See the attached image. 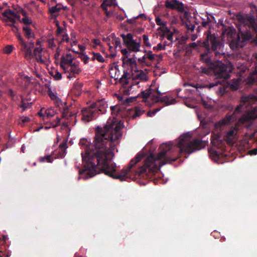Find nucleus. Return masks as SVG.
I'll use <instances>...</instances> for the list:
<instances>
[{
	"instance_id": "obj_2",
	"label": "nucleus",
	"mask_w": 257,
	"mask_h": 257,
	"mask_svg": "<svg viewBox=\"0 0 257 257\" xmlns=\"http://www.w3.org/2000/svg\"><path fill=\"white\" fill-rule=\"evenodd\" d=\"M206 37L202 43L205 48V52L200 54V59L204 61L213 70L217 78L226 79L227 66L222 61L217 60L224 57L223 43L220 38L215 33L207 31L205 34Z\"/></svg>"
},
{
	"instance_id": "obj_61",
	"label": "nucleus",
	"mask_w": 257,
	"mask_h": 257,
	"mask_svg": "<svg viewBox=\"0 0 257 257\" xmlns=\"http://www.w3.org/2000/svg\"><path fill=\"white\" fill-rule=\"evenodd\" d=\"M82 85L81 84H78L75 85V89H77L78 91L81 89Z\"/></svg>"
},
{
	"instance_id": "obj_48",
	"label": "nucleus",
	"mask_w": 257,
	"mask_h": 257,
	"mask_svg": "<svg viewBox=\"0 0 257 257\" xmlns=\"http://www.w3.org/2000/svg\"><path fill=\"white\" fill-rule=\"evenodd\" d=\"M0 253L4 257H9L11 255V253L9 251H4L2 249L0 250Z\"/></svg>"
},
{
	"instance_id": "obj_4",
	"label": "nucleus",
	"mask_w": 257,
	"mask_h": 257,
	"mask_svg": "<svg viewBox=\"0 0 257 257\" xmlns=\"http://www.w3.org/2000/svg\"><path fill=\"white\" fill-rule=\"evenodd\" d=\"M152 90L153 89L150 87L148 90L142 91V97L143 98V101L144 102H146L147 98L151 96L152 100L155 103L161 102L165 103L167 105L175 103L176 101L175 98H171L170 99L168 96H165L163 97L155 96L154 94H152Z\"/></svg>"
},
{
	"instance_id": "obj_62",
	"label": "nucleus",
	"mask_w": 257,
	"mask_h": 257,
	"mask_svg": "<svg viewBox=\"0 0 257 257\" xmlns=\"http://www.w3.org/2000/svg\"><path fill=\"white\" fill-rule=\"evenodd\" d=\"M167 39L170 41H172L173 40V34H170L167 36Z\"/></svg>"
},
{
	"instance_id": "obj_1",
	"label": "nucleus",
	"mask_w": 257,
	"mask_h": 257,
	"mask_svg": "<svg viewBox=\"0 0 257 257\" xmlns=\"http://www.w3.org/2000/svg\"><path fill=\"white\" fill-rule=\"evenodd\" d=\"M123 127L120 122L110 119L103 128L99 126L96 127L92 144L86 139L80 140L79 144L84 150L81 153L84 168L79 171L81 177L87 179L101 172L121 181L131 174L147 178L149 173L156 172L163 165L175 161L181 154L189 155L202 149V141L197 139L191 141V136L188 133L184 134L179 137L176 145L162 144L159 148V153L151 154L143 166H138L143 157V155L138 154L130 161L126 169L116 175L114 174L116 165L112 160L118 140L122 136L121 130Z\"/></svg>"
},
{
	"instance_id": "obj_59",
	"label": "nucleus",
	"mask_w": 257,
	"mask_h": 257,
	"mask_svg": "<svg viewBox=\"0 0 257 257\" xmlns=\"http://www.w3.org/2000/svg\"><path fill=\"white\" fill-rule=\"evenodd\" d=\"M49 95L50 96V97L52 99H54V98H56V96L52 92H49Z\"/></svg>"
},
{
	"instance_id": "obj_33",
	"label": "nucleus",
	"mask_w": 257,
	"mask_h": 257,
	"mask_svg": "<svg viewBox=\"0 0 257 257\" xmlns=\"http://www.w3.org/2000/svg\"><path fill=\"white\" fill-rule=\"evenodd\" d=\"M212 19H214L213 17H211V18L207 17L206 21H203L201 23L202 26L203 27H207L210 26V24L212 22Z\"/></svg>"
},
{
	"instance_id": "obj_7",
	"label": "nucleus",
	"mask_w": 257,
	"mask_h": 257,
	"mask_svg": "<svg viewBox=\"0 0 257 257\" xmlns=\"http://www.w3.org/2000/svg\"><path fill=\"white\" fill-rule=\"evenodd\" d=\"M79 62H74L63 69L65 73L69 74L67 76L68 78L70 79L73 77H75L76 75L79 74L81 72L82 70L79 67Z\"/></svg>"
},
{
	"instance_id": "obj_32",
	"label": "nucleus",
	"mask_w": 257,
	"mask_h": 257,
	"mask_svg": "<svg viewBox=\"0 0 257 257\" xmlns=\"http://www.w3.org/2000/svg\"><path fill=\"white\" fill-rule=\"evenodd\" d=\"M144 17H145V15L143 14H142L139 15L137 17H134L133 19H127L126 20V22L130 24H133L136 22L135 21L136 19H138L139 18H143Z\"/></svg>"
},
{
	"instance_id": "obj_10",
	"label": "nucleus",
	"mask_w": 257,
	"mask_h": 257,
	"mask_svg": "<svg viewBox=\"0 0 257 257\" xmlns=\"http://www.w3.org/2000/svg\"><path fill=\"white\" fill-rule=\"evenodd\" d=\"M165 6L172 10H176L180 13H183L185 11L184 5L178 0L166 1Z\"/></svg>"
},
{
	"instance_id": "obj_36",
	"label": "nucleus",
	"mask_w": 257,
	"mask_h": 257,
	"mask_svg": "<svg viewBox=\"0 0 257 257\" xmlns=\"http://www.w3.org/2000/svg\"><path fill=\"white\" fill-rule=\"evenodd\" d=\"M14 47L12 45H7L4 49V52L7 54H10L13 50Z\"/></svg>"
},
{
	"instance_id": "obj_26",
	"label": "nucleus",
	"mask_w": 257,
	"mask_h": 257,
	"mask_svg": "<svg viewBox=\"0 0 257 257\" xmlns=\"http://www.w3.org/2000/svg\"><path fill=\"white\" fill-rule=\"evenodd\" d=\"M144 112V110H142L140 107H136L135 109L134 114L132 115L133 118L140 116Z\"/></svg>"
},
{
	"instance_id": "obj_58",
	"label": "nucleus",
	"mask_w": 257,
	"mask_h": 257,
	"mask_svg": "<svg viewBox=\"0 0 257 257\" xmlns=\"http://www.w3.org/2000/svg\"><path fill=\"white\" fill-rule=\"evenodd\" d=\"M30 118L29 117L26 116V117H24L22 119V121L23 123H26V122H29L30 121Z\"/></svg>"
},
{
	"instance_id": "obj_34",
	"label": "nucleus",
	"mask_w": 257,
	"mask_h": 257,
	"mask_svg": "<svg viewBox=\"0 0 257 257\" xmlns=\"http://www.w3.org/2000/svg\"><path fill=\"white\" fill-rule=\"evenodd\" d=\"M143 39L144 45L147 47L150 48L151 47V44L149 42L148 36L146 35H143Z\"/></svg>"
},
{
	"instance_id": "obj_11",
	"label": "nucleus",
	"mask_w": 257,
	"mask_h": 257,
	"mask_svg": "<svg viewBox=\"0 0 257 257\" xmlns=\"http://www.w3.org/2000/svg\"><path fill=\"white\" fill-rule=\"evenodd\" d=\"M92 105L97 114L98 111H100L101 113H104L106 112L107 104L104 99L98 100L95 102L93 103Z\"/></svg>"
},
{
	"instance_id": "obj_49",
	"label": "nucleus",
	"mask_w": 257,
	"mask_h": 257,
	"mask_svg": "<svg viewBox=\"0 0 257 257\" xmlns=\"http://www.w3.org/2000/svg\"><path fill=\"white\" fill-rule=\"evenodd\" d=\"M22 21L25 25H30L32 23V21L27 17L23 18Z\"/></svg>"
},
{
	"instance_id": "obj_56",
	"label": "nucleus",
	"mask_w": 257,
	"mask_h": 257,
	"mask_svg": "<svg viewBox=\"0 0 257 257\" xmlns=\"http://www.w3.org/2000/svg\"><path fill=\"white\" fill-rule=\"evenodd\" d=\"M130 58H126L125 57H123L122 58V63L123 65L124 64H128V59H129Z\"/></svg>"
},
{
	"instance_id": "obj_5",
	"label": "nucleus",
	"mask_w": 257,
	"mask_h": 257,
	"mask_svg": "<svg viewBox=\"0 0 257 257\" xmlns=\"http://www.w3.org/2000/svg\"><path fill=\"white\" fill-rule=\"evenodd\" d=\"M15 23L8 24L7 25L10 26L12 28V31L16 33V36L19 41L21 46V49L23 52H25L26 55L32 56V53L31 49L34 47V42H30L28 44H27L24 40L22 36L18 32V28L15 25Z\"/></svg>"
},
{
	"instance_id": "obj_13",
	"label": "nucleus",
	"mask_w": 257,
	"mask_h": 257,
	"mask_svg": "<svg viewBox=\"0 0 257 257\" xmlns=\"http://www.w3.org/2000/svg\"><path fill=\"white\" fill-rule=\"evenodd\" d=\"M241 101L247 105L255 104L257 102V93L242 96L241 98Z\"/></svg>"
},
{
	"instance_id": "obj_50",
	"label": "nucleus",
	"mask_w": 257,
	"mask_h": 257,
	"mask_svg": "<svg viewBox=\"0 0 257 257\" xmlns=\"http://www.w3.org/2000/svg\"><path fill=\"white\" fill-rule=\"evenodd\" d=\"M30 105L28 103L25 102L24 101H22V104L20 105V107L23 108V110L26 109Z\"/></svg>"
},
{
	"instance_id": "obj_55",
	"label": "nucleus",
	"mask_w": 257,
	"mask_h": 257,
	"mask_svg": "<svg viewBox=\"0 0 257 257\" xmlns=\"http://www.w3.org/2000/svg\"><path fill=\"white\" fill-rule=\"evenodd\" d=\"M92 42L96 46H99L100 45V43H101V42H100V40H99V39H93L92 40Z\"/></svg>"
},
{
	"instance_id": "obj_9",
	"label": "nucleus",
	"mask_w": 257,
	"mask_h": 257,
	"mask_svg": "<svg viewBox=\"0 0 257 257\" xmlns=\"http://www.w3.org/2000/svg\"><path fill=\"white\" fill-rule=\"evenodd\" d=\"M145 54L141 58L138 59L139 63L142 65L147 66H151V63L147 61V59L153 61L155 60L156 54L153 53L151 51L144 50Z\"/></svg>"
},
{
	"instance_id": "obj_38",
	"label": "nucleus",
	"mask_w": 257,
	"mask_h": 257,
	"mask_svg": "<svg viewBox=\"0 0 257 257\" xmlns=\"http://www.w3.org/2000/svg\"><path fill=\"white\" fill-rule=\"evenodd\" d=\"M156 22L157 25L160 26H165L166 25V22H162L161 18L157 17L156 19Z\"/></svg>"
},
{
	"instance_id": "obj_12",
	"label": "nucleus",
	"mask_w": 257,
	"mask_h": 257,
	"mask_svg": "<svg viewBox=\"0 0 257 257\" xmlns=\"http://www.w3.org/2000/svg\"><path fill=\"white\" fill-rule=\"evenodd\" d=\"M233 114H226L224 118L215 124V127L216 129H220L221 126L228 124L233 120Z\"/></svg>"
},
{
	"instance_id": "obj_63",
	"label": "nucleus",
	"mask_w": 257,
	"mask_h": 257,
	"mask_svg": "<svg viewBox=\"0 0 257 257\" xmlns=\"http://www.w3.org/2000/svg\"><path fill=\"white\" fill-rule=\"evenodd\" d=\"M156 93H157L158 95L156 96L155 95H154L155 96H159L160 97V96L162 94V93L159 90L158 88H157L156 89Z\"/></svg>"
},
{
	"instance_id": "obj_39",
	"label": "nucleus",
	"mask_w": 257,
	"mask_h": 257,
	"mask_svg": "<svg viewBox=\"0 0 257 257\" xmlns=\"http://www.w3.org/2000/svg\"><path fill=\"white\" fill-rule=\"evenodd\" d=\"M80 58H81V60L83 61L85 64H87L88 63V60H89V57H88L87 55H84V54H82L80 56Z\"/></svg>"
},
{
	"instance_id": "obj_21",
	"label": "nucleus",
	"mask_w": 257,
	"mask_h": 257,
	"mask_svg": "<svg viewBox=\"0 0 257 257\" xmlns=\"http://www.w3.org/2000/svg\"><path fill=\"white\" fill-rule=\"evenodd\" d=\"M228 86L220 85L216 91L218 95L223 96L225 93L228 92Z\"/></svg>"
},
{
	"instance_id": "obj_14",
	"label": "nucleus",
	"mask_w": 257,
	"mask_h": 257,
	"mask_svg": "<svg viewBox=\"0 0 257 257\" xmlns=\"http://www.w3.org/2000/svg\"><path fill=\"white\" fill-rule=\"evenodd\" d=\"M73 63L74 62L72 55L70 53H68L65 56L61 57L60 65L63 69Z\"/></svg>"
},
{
	"instance_id": "obj_35",
	"label": "nucleus",
	"mask_w": 257,
	"mask_h": 257,
	"mask_svg": "<svg viewBox=\"0 0 257 257\" xmlns=\"http://www.w3.org/2000/svg\"><path fill=\"white\" fill-rule=\"evenodd\" d=\"M61 8L60 7H58V5H56L54 7H52L49 9V12L51 14H54L57 12H59L61 11Z\"/></svg>"
},
{
	"instance_id": "obj_46",
	"label": "nucleus",
	"mask_w": 257,
	"mask_h": 257,
	"mask_svg": "<svg viewBox=\"0 0 257 257\" xmlns=\"http://www.w3.org/2000/svg\"><path fill=\"white\" fill-rule=\"evenodd\" d=\"M7 94L10 96L12 99H14L15 96V93L14 92V91L11 89H9L8 91Z\"/></svg>"
},
{
	"instance_id": "obj_24",
	"label": "nucleus",
	"mask_w": 257,
	"mask_h": 257,
	"mask_svg": "<svg viewBox=\"0 0 257 257\" xmlns=\"http://www.w3.org/2000/svg\"><path fill=\"white\" fill-rule=\"evenodd\" d=\"M33 48H34V47L33 48H32V49H31L32 51V49ZM42 51V50L41 48H40L39 47H36L35 48L33 53L32 52V56L27 55H26V52H25V57H28L29 58H31L34 56H38V55L41 54Z\"/></svg>"
},
{
	"instance_id": "obj_8",
	"label": "nucleus",
	"mask_w": 257,
	"mask_h": 257,
	"mask_svg": "<svg viewBox=\"0 0 257 257\" xmlns=\"http://www.w3.org/2000/svg\"><path fill=\"white\" fill-rule=\"evenodd\" d=\"M82 119L87 121H89L98 116L92 104L89 107L83 109L82 110Z\"/></svg>"
},
{
	"instance_id": "obj_17",
	"label": "nucleus",
	"mask_w": 257,
	"mask_h": 257,
	"mask_svg": "<svg viewBox=\"0 0 257 257\" xmlns=\"http://www.w3.org/2000/svg\"><path fill=\"white\" fill-rule=\"evenodd\" d=\"M130 78V74L127 72H124L123 74L122 77L119 79V82L122 84V86L124 88H126L127 87H130L132 89V85H130V86H127V85L129 83L128 79Z\"/></svg>"
},
{
	"instance_id": "obj_29",
	"label": "nucleus",
	"mask_w": 257,
	"mask_h": 257,
	"mask_svg": "<svg viewBox=\"0 0 257 257\" xmlns=\"http://www.w3.org/2000/svg\"><path fill=\"white\" fill-rule=\"evenodd\" d=\"M249 82L257 85V71H254L250 76Z\"/></svg>"
},
{
	"instance_id": "obj_6",
	"label": "nucleus",
	"mask_w": 257,
	"mask_h": 257,
	"mask_svg": "<svg viewBox=\"0 0 257 257\" xmlns=\"http://www.w3.org/2000/svg\"><path fill=\"white\" fill-rule=\"evenodd\" d=\"M124 44L126 46L128 50L132 52H139L140 50V41L137 42L133 39V35L131 33H127L126 35L121 34Z\"/></svg>"
},
{
	"instance_id": "obj_19",
	"label": "nucleus",
	"mask_w": 257,
	"mask_h": 257,
	"mask_svg": "<svg viewBox=\"0 0 257 257\" xmlns=\"http://www.w3.org/2000/svg\"><path fill=\"white\" fill-rule=\"evenodd\" d=\"M23 29L24 32V35L27 38L29 39L32 38H34L35 35L32 33V30L29 27H24Z\"/></svg>"
},
{
	"instance_id": "obj_37",
	"label": "nucleus",
	"mask_w": 257,
	"mask_h": 257,
	"mask_svg": "<svg viewBox=\"0 0 257 257\" xmlns=\"http://www.w3.org/2000/svg\"><path fill=\"white\" fill-rule=\"evenodd\" d=\"M165 49V46H163L161 43H159L157 45V46L153 47V50L156 52H158L161 50H164Z\"/></svg>"
},
{
	"instance_id": "obj_51",
	"label": "nucleus",
	"mask_w": 257,
	"mask_h": 257,
	"mask_svg": "<svg viewBox=\"0 0 257 257\" xmlns=\"http://www.w3.org/2000/svg\"><path fill=\"white\" fill-rule=\"evenodd\" d=\"M187 28L188 30H191V32L193 31L195 29V25L191 24L190 23L189 24H186Z\"/></svg>"
},
{
	"instance_id": "obj_43",
	"label": "nucleus",
	"mask_w": 257,
	"mask_h": 257,
	"mask_svg": "<svg viewBox=\"0 0 257 257\" xmlns=\"http://www.w3.org/2000/svg\"><path fill=\"white\" fill-rule=\"evenodd\" d=\"M107 0H103V3L101 5V8L104 10H106L108 6H110V5L107 4Z\"/></svg>"
},
{
	"instance_id": "obj_52",
	"label": "nucleus",
	"mask_w": 257,
	"mask_h": 257,
	"mask_svg": "<svg viewBox=\"0 0 257 257\" xmlns=\"http://www.w3.org/2000/svg\"><path fill=\"white\" fill-rule=\"evenodd\" d=\"M35 57H36L38 62H40L41 63H43L44 62V61L42 58L41 54L38 55V56H35Z\"/></svg>"
},
{
	"instance_id": "obj_15",
	"label": "nucleus",
	"mask_w": 257,
	"mask_h": 257,
	"mask_svg": "<svg viewBox=\"0 0 257 257\" xmlns=\"http://www.w3.org/2000/svg\"><path fill=\"white\" fill-rule=\"evenodd\" d=\"M2 15L7 18V19L2 18V20L3 22H5L7 23L8 22H10L12 23H16V20L14 18L10 16H11L13 17V16L15 15V12H14L13 11H12L10 9H7L2 13Z\"/></svg>"
},
{
	"instance_id": "obj_18",
	"label": "nucleus",
	"mask_w": 257,
	"mask_h": 257,
	"mask_svg": "<svg viewBox=\"0 0 257 257\" xmlns=\"http://www.w3.org/2000/svg\"><path fill=\"white\" fill-rule=\"evenodd\" d=\"M135 71L138 72V73L134 76V78L142 81L148 80V77L143 70H135Z\"/></svg>"
},
{
	"instance_id": "obj_53",
	"label": "nucleus",
	"mask_w": 257,
	"mask_h": 257,
	"mask_svg": "<svg viewBox=\"0 0 257 257\" xmlns=\"http://www.w3.org/2000/svg\"><path fill=\"white\" fill-rule=\"evenodd\" d=\"M163 59V56L161 55H156L155 60L157 61L158 63Z\"/></svg>"
},
{
	"instance_id": "obj_27",
	"label": "nucleus",
	"mask_w": 257,
	"mask_h": 257,
	"mask_svg": "<svg viewBox=\"0 0 257 257\" xmlns=\"http://www.w3.org/2000/svg\"><path fill=\"white\" fill-rule=\"evenodd\" d=\"M93 60L96 59L98 62H103L105 60L103 56L99 53H93V56L92 58Z\"/></svg>"
},
{
	"instance_id": "obj_60",
	"label": "nucleus",
	"mask_w": 257,
	"mask_h": 257,
	"mask_svg": "<svg viewBox=\"0 0 257 257\" xmlns=\"http://www.w3.org/2000/svg\"><path fill=\"white\" fill-rule=\"evenodd\" d=\"M250 155H256L257 154V149H253L252 150L250 151Z\"/></svg>"
},
{
	"instance_id": "obj_22",
	"label": "nucleus",
	"mask_w": 257,
	"mask_h": 257,
	"mask_svg": "<svg viewBox=\"0 0 257 257\" xmlns=\"http://www.w3.org/2000/svg\"><path fill=\"white\" fill-rule=\"evenodd\" d=\"M50 74L53 77L55 80H59L62 78V75L61 73L58 72L57 70H52L50 72Z\"/></svg>"
},
{
	"instance_id": "obj_3",
	"label": "nucleus",
	"mask_w": 257,
	"mask_h": 257,
	"mask_svg": "<svg viewBox=\"0 0 257 257\" xmlns=\"http://www.w3.org/2000/svg\"><path fill=\"white\" fill-rule=\"evenodd\" d=\"M242 26L239 29L240 34L244 41H249L252 37L250 31L251 30L256 34L254 42L257 46V20L253 16H240L239 18Z\"/></svg>"
},
{
	"instance_id": "obj_20",
	"label": "nucleus",
	"mask_w": 257,
	"mask_h": 257,
	"mask_svg": "<svg viewBox=\"0 0 257 257\" xmlns=\"http://www.w3.org/2000/svg\"><path fill=\"white\" fill-rule=\"evenodd\" d=\"M221 136L220 134L216 135V136L211 141L212 146L216 147H219V144L222 143V140L220 139Z\"/></svg>"
},
{
	"instance_id": "obj_16",
	"label": "nucleus",
	"mask_w": 257,
	"mask_h": 257,
	"mask_svg": "<svg viewBox=\"0 0 257 257\" xmlns=\"http://www.w3.org/2000/svg\"><path fill=\"white\" fill-rule=\"evenodd\" d=\"M67 141L65 140L60 144L57 155L58 158H63L65 157L67 148Z\"/></svg>"
},
{
	"instance_id": "obj_40",
	"label": "nucleus",
	"mask_w": 257,
	"mask_h": 257,
	"mask_svg": "<svg viewBox=\"0 0 257 257\" xmlns=\"http://www.w3.org/2000/svg\"><path fill=\"white\" fill-rule=\"evenodd\" d=\"M64 41L66 42H68L69 41V38L66 33L63 34L62 38L60 41V43H62Z\"/></svg>"
},
{
	"instance_id": "obj_44",
	"label": "nucleus",
	"mask_w": 257,
	"mask_h": 257,
	"mask_svg": "<svg viewBox=\"0 0 257 257\" xmlns=\"http://www.w3.org/2000/svg\"><path fill=\"white\" fill-rule=\"evenodd\" d=\"M121 53L123 55V57L128 58L130 56V52H128L127 49H123L121 50Z\"/></svg>"
},
{
	"instance_id": "obj_64",
	"label": "nucleus",
	"mask_w": 257,
	"mask_h": 257,
	"mask_svg": "<svg viewBox=\"0 0 257 257\" xmlns=\"http://www.w3.org/2000/svg\"><path fill=\"white\" fill-rule=\"evenodd\" d=\"M216 85H217V84L216 83H211L209 84V88H212Z\"/></svg>"
},
{
	"instance_id": "obj_57",
	"label": "nucleus",
	"mask_w": 257,
	"mask_h": 257,
	"mask_svg": "<svg viewBox=\"0 0 257 257\" xmlns=\"http://www.w3.org/2000/svg\"><path fill=\"white\" fill-rule=\"evenodd\" d=\"M163 29L164 30L162 29V28L161 27H160L158 30H161V31H163L165 33H168L169 32V30L168 29V28L165 26H163Z\"/></svg>"
},
{
	"instance_id": "obj_30",
	"label": "nucleus",
	"mask_w": 257,
	"mask_h": 257,
	"mask_svg": "<svg viewBox=\"0 0 257 257\" xmlns=\"http://www.w3.org/2000/svg\"><path fill=\"white\" fill-rule=\"evenodd\" d=\"M128 61L129 66L131 67L133 70L135 71V68H136L137 67V62L135 58L134 57L130 58L128 59Z\"/></svg>"
},
{
	"instance_id": "obj_54",
	"label": "nucleus",
	"mask_w": 257,
	"mask_h": 257,
	"mask_svg": "<svg viewBox=\"0 0 257 257\" xmlns=\"http://www.w3.org/2000/svg\"><path fill=\"white\" fill-rule=\"evenodd\" d=\"M114 44L116 47L119 46L120 47V40L119 38H115L114 40Z\"/></svg>"
},
{
	"instance_id": "obj_25",
	"label": "nucleus",
	"mask_w": 257,
	"mask_h": 257,
	"mask_svg": "<svg viewBox=\"0 0 257 257\" xmlns=\"http://www.w3.org/2000/svg\"><path fill=\"white\" fill-rule=\"evenodd\" d=\"M236 128L231 127L228 131L226 133V137L228 140L231 139L233 138L235 135Z\"/></svg>"
},
{
	"instance_id": "obj_45",
	"label": "nucleus",
	"mask_w": 257,
	"mask_h": 257,
	"mask_svg": "<svg viewBox=\"0 0 257 257\" xmlns=\"http://www.w3.org/2000/svg\"><path fill=\"white\" fill-rule=\"evenodd\" d=\"M160 110V108H157V109H156L152 111H148L147 112V115L148 116H150V117H152L153 116H154L156 113L157 112H158V111H159Z\"/></svg>"
},
{
	"instance_id": "obj_28",
	"label": "nucleus",
	"mask_w": 257,
	"mask_h": 257,
	"mask_svg": "<svg viewBox=\"0 0 257 257\" xmlns=\"http://www.w3.org/2000/svg\"><path fill=\"white\" fill-rule=\"evenodd\" d=\"M56 25L57 26L56 35L58 36L61 34L65 33L66 29L60 26L58 21L56 22Z\"/></svg>"
},
{
	"instance_id": "obj_42",
	"label": "nucleus",
	"mask_w": 257,
	"mask_h": 257,
	"mask_svg": "<svg viewBox=\"0 0 257 257\" xmlns=\"http://www.w3.org/2000/svg\"><path fill=\"white\" fill-rule=\"evenodd\" d=\"M8 239V237L6 235H2V237L0 236V244L3 245L6 243V241Z\"/></svg>"
},
{
	"instance_id": "obj_41",
	"label": "nucleus",
	"mask_w": 257,
	"mask_h": 257,
	"mask_svg": "<svg viewBox=\"0 0 257 257\" xmlns=\"http://www.w3.org/2000/svg\"><path fill=\"white\" fill-rule=\"evenodd\" d=\"M54 41V38L50 39L48 40L49 47L51 48H53L56 46V45L55 44Z\"/></svg>"
},
{
	"instance_id": "obj_31",
	"label": "nucleus",
	"mask_w": 257,
	"mask_h": 257,
	"mask_svg": "<svg viewBox=\"0 0 257 257\" xmlns=\"http://www.w3.org/2000/svg\"><path fill=\"white\" fill-rule=\"evenodd\" d=\"M53 160V159L52 157L50 155L41 157L39 159V161L40 162H44L46 161L48 163H51Z\"/></svg>"
},
{
	"instance_id": "obj_23",
	"label": "nucleus",
	"mask_w": 257,
	"mask_h": 257,
	"mask_svg": "<svg viewBox=\"0 0 257 257\" xmlns=\"http://www.w3.org/2000/svg\"><path fill=\"white\" fill-rule=\"evenodd\" d=\"M240 38L239 37H237V40L236 41L232 40L230 44V47L232 49H238L241 47V45L240 44Z\"/></svg>"
},
{
	"instance_id": "obj_47",
	"label": "nucleus",
	"mask_w": 257,
	"mask_h": 257,
	"mask_svg": "<svg viewBox=\"0 0 257 257\" xmlns=\"http://www.w3.org/2000/svg\"><path fill=\"white\" fill-rule=\"evenodd\" d=\"M60 120L61 119L59 117H57L55 121L53 122V127H55L59 125Z\"/></svg>"
}]
</instances>
